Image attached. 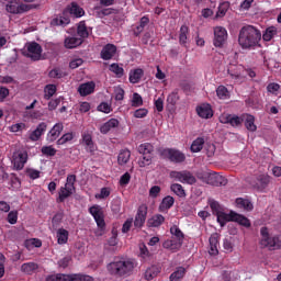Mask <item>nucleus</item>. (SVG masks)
<instances>
[{
	"label": "nucleus",
	"instance_id": "1",
	"mask_svg": "<svg viewBox=\"0 0 281 281\" xmlns=\"http://www.w3.org/2000/svg\"><path fill=\"white\" fill-rule=\"evenodd\" d=\"M137 267V260L133 258L116 257L110 263H108L106 269L110 276L115 278H128L133 276V271Z\"/></svg>",
	"mask_w": 281,
	"mask_h": 281
},
{
	"label": "nucleus",
	"instance_id": "2",
	"mask_svg": "<svg viewBox=\"0 0 281 281\" xmlns=\"http://www.w3.org/2000/svg\"><path fill=\"white\" fill-rule=\"evenodd\" d=\"M262 41V33L255 26L247 25L240 29L238 43L243 49H251Z\"/></svg>",
	"mask_w": 281,
	"mask_h": 281
},
{
	"label": "nucleus",
	"instance_id": "3",
	"mask_svg": "<svg viewBox=\"0 0 281 281\" xmlns=\"http://www.w3.org/2000/svg\"><path fill=\"white\" fill-rule=\"evenodd\" d=\"M76 175L67 176L65 186L60 187L58 191L57 203H65V200L76 192Z\"/></svg>",
	"mask_w": 281,
	"mask_h": 281
},
{
	"label": "nucleus",
	"instance_id": "4",
	"mask_svg": "<svg viewBox=\"0 0 281 281\" xmlns=\"http://www.w3.org/2000/svg\"><path fill=\"white\" fill-rule=\"evenodd\" d=\"M260 234H261V240H260L261 247H267L268 249H270V251H276V249H281L280 237L271 236L269 234V228L261 227Z\"/></svg>",
	"mask_w": 281,
	"mask_h": 281
},
{
	"label": "nucleus",
	"instance_id": "5",
	"mask_svg": "<svg viewBox=\"0 0 281 281\" xmlns=\"http://www.w3.org/2000/svg\"><path fill=\"white\" fill-rule=\"evenodd\" d=\"M160 157H162V159H168L172 164H183V161H186V154L175 148L161 149Z\"/></svg>",
	"mask_w": 281,
	"mask_h": 281
},
{
	"label": "nucleus",
	"instance_id": "6",
	"mask_svg": "<svg viewBox=\"0 0 281 281\" xmlns=\"http://www.w3.org/2000/svg\"><path fill=\"white\" fill-rule=\"evenodd\" d=\"M46 281H93V277L87 274H52L46 278Z\"/></svg>",
	"mask_w": 281,
	"mask_h": 281
},
{
	"label": "nucleus",
	"instance_id": "7",
	"mask_svg": "<svg viewBox=\"0 0 281 281\" xmlns=\"http://www.w3.org/2000/svg\"><path fill=\"white\" fill-rule=\"evenodd\" d=\"M89 213L93 216L99 229L104 232V229H106V222H104V211H102V206L94 204L89 207Z\"/></svg>",
	"mask_w": 281,
	"mask_h": 281
},
{
	"label": "nucleus",
	"instance_id": "8",
	"mask_svg": "<svg viewBox=\"0 0 281 281\" xmlns=\"http://www.w3.org/2000/svg\"><path fill=\"white\" fill-rule=\"evenodd\" d=\"M170 177L171 179H176V181H180V183H188L189 186H194V183H196V177L188 170L171 171Z\"/></svg>",
	"mask_w": 281,
	"mask_h": 281
},
{
	"label": "nucleus",
	"instance_id": "9",
	"mask_svg": "<svg viewBox=\"0 0 281 281\" xmlns=\"http://www.w3.org/2000/svg\"><path fill=\"white\" fill-rule=\"evenodd\" d=\"M26 49H27V58H30L31 60H41V56L43 54V47L41 46V44L36 43V42H32L29 43L26 45Z\"/></svg>",
	"mask_w": 281,
	"mask_h": 281
},
{
	"label": "nucleus",
	"instance_id": "10",
	"mask_svg": "<svg viewBox=\"0 0 281 281\" xmlns=\"http://www.w3.org/2000/svg\"><path fill=\"white\" fill-rule=\"evenodd\" d=\"M12 164L15 170H23V168H25V164H27V151H15L13 154Z\"/></svg>",
	"mask_w": 281,
	"mask_h": 281
},
{
	"label": "nucleus",
	"instance_id": "11",
	"mask_svg": "<svg viewBox=\"0 0 281 281\" xmlns=\"http://www.w3.org/2000/svg\"><path fill=\"white\" fill-rule=\"evenodd\" d=\"M30 10H32V5L19 4L16 1H10L7 4V12H10V14H23V12H30Z\"/></svg>",
	"mask_w": 281,
	"mask_h": 281
},
{
	"label": "nucleus",
	"instance_id": "12",
	"mask_svg": "<svg viewBox=\"0 0 281 281\" xmlns=\"http://www.w3.org/2000/svg\"><path fill=\"white\" fill-rule=\"evenodd\" d=\"M225 41H227V30L223 26H216L214 29V46L223 47Z\"/></svg>",
	"mask_w": 281,
	"mask_h": 281
},
{
	"label": "nucleus",
	"instance_id": "13",
	"mask_svg": "<svg viewBox=\"0 0 281 281\" xmlns=\"http://www.w3.org/2000/svg\"><path fill=\"white\" fill-rule=\"evenodd\" d=\"M146 216H148V206L140 205L137 210V213L134 220V226L138 228L144 227V223H146Z\"/></svg>",
	"mask_w": 281,
	"mask_h": 281
},
{
	"label": "nucleus",
	"instance_id": "14",
	"mask_svg": "<svg viewBox=\"0 0 281 281\" xmlns=\"http://www.w3.org/2000/svg\"><path fill=\"white\" fill-rule=\"evenodd\" d=\"M64 128L65 125H63V123H56L46 136L47 142H49V144L56 142L57 138L60 137V133H63Z\"/></svg>",
	"mask_w": 281,
	"mask_h": 281
},
{
	"label": "nucleus",
	"instance_id": "15",
	"mask_svg": "<svg viewBox=\"0 0 281 281\" xmlns=\"http://www.w3.org/2000/svg\"><path fill=\"white\" fill-rule=\"evenodd\" d=\"M207 176V183L210 186H215L218 188V186H227V180L225 177L218 175V173H206Z\"/></svg>",
	"mask_w": 281,
	"mask_h": 281
},
{
	"label": "nucleus",
	"instance_id": "16",
	"mask_svg": "<svg viewBox=\"0 0 281 281\" xmlns=\"http://www.w3.org/2000/svg\"><path fill=\"white\" fill-rule=\"evenodd\" d=\"M116 53L117 46H115L114 44H106L105 46H103L100 56L102 60H111V58H113Z\"/></svg>",
	"mask_w": 281,
	"mask_h": 281
},
{
	"label": "nucleus",
	"instance_id": "17",
	"mask_svg": "<svg viewBox=\"0 0 281 281\" xmlns=\"http://www.w3.org/2000/svg\"><path fill=\"white\" fill-rule=\"evenodd\" d=\"M220 122H222V124H231V126H240V124H243V115L226 114L221 116Z\"/></svg>",
	"mask_w": 281,
	"mask_h": 281
},
{
	"label": "nucleus",
	"instance_id": "18",
	"mask_svg": "<svg viewBox=\"0 0 281 281\" xmlns=\"http://www.w3.org/2000/svg\"><path fill=\"white\" fill-rule=\"evenodd\" d=\"M82 144L86 146L87 153H95V144L93 143V136L89 132H83L81 134Z\"/></svg>",
	"mask_w": 281,
	"mask_h": 281
},
{
	"label": "nucleus",
	"instance_id": "19",
	"mask_svg": "<svg viewBox=\"0 0 281 281\" xmlns=\"http://www.w3.org/2000/svg\"><path fill=\"white\" fill-rule=\"evenodd\" d=\"M47 131V123L42 122L37 125V127L30 134L29 139L31 142H38L41 139L43 133Z\"/></svg>",
	"mask_w": 281,
	"mask_h": 281
},
{
	"label": "nucleus",
	"instance_id": "20",
	"mask_svg": "<svg viewBox=\"0 0 281 281\" xmlns=\"http://www.w3.org/2000/svg\"><path fill=\"white\" fill-rule=\"evenodd\" d=\"M235 205L238 210H244V212H251L254 210V203L245 198H237L235 200Z\"/></svg>",
	"mask_w": 281,
	"mask_h": 281
},
{
	"label": "nucleus",
	"instance_id": "21",
	"mask_svg": "<svg viewBox=\"0 0 281 281\" xmlns=\"http://www.w3.org/2000/svg\"><path fill=\"white\" fill-rule=\"evenodd\" d=\"M196 113L203 120H210V117H213V115H214V112L212 111V105H210V104H202V105L198 106Z\"/></svg>",
	"mask_w": 281,
	"mask_h": 281
},
{
	"label": "nucleus",
	"instance_id": "22",
	"mask_svg": "<svg viewBox=\"0 0 281 281\" xmlns=\"http://www.w3.org/2000/svg\"><path fill=\"white\" fill-rule=\"evenodd\" d=\"M243 122L247 131L250 133H256L258 131V126H256V117L251 114H243Z\"/></svg>",
	"mask_w": 281,
	"mask_h": 281
},
{
	"label": "nucleus",
	"instance_id": "23",
	"mask_svg": "<svg viewBox=\"0 0 281 281\" xmlns=\"http://www.w3.org/2000/svg\"><path fill=\"white\" fill-rule=\"evenodd\" d=\"M93 91H95V82L93 81L81 83L78 88V93L82 97L91 95Z\"/></svg>",
	"mask_w": 281,
	"mask_h": 281
},
{
	"label": "nucleus",
	"instance_id": "24",
	"mask_svg": "<svg viewBox=\"0 0 281 281\" xmlns=\"http://www.w3.org/2000/svg\"><path fill=\"white\" fill-rule=\"evenodd\" d=\"M210 249L209 254L210 256H218V233H213L210 238Z\"/></svg>",
	"mask_w": 281,
	"mask_h": 281
},
{
	"label": "nucleus",
	"instance_id": "25",
	"mask_svg": "<svg viewBox=\"0 0 281 281\" xmlns=\"http://www.w3.org/2000/svg\"><path fill=\"white\" fill-rule=\"evenodd\" d=\"M182 246H183V243L172 238L165 240L162 244L164 249H168L169 251H172V254H176V251H179Z\"/></svg>",
	"mask_w": 281,
	"mask_h": 281
},
{
	"label": "nucleus",
	"instance_id": "26",
	"mask_svg": "<svg viewBox=\"0 0 281 281\" xmlns=\"http://www.w3.org/2000/svg\"><path fill=\"white\" fill-rule=\"evenodd\" d=\"M231 216L234 223H238L241 227H251V221L247 218L245 215H240L234 211H231Z\"/></svg>",
	"mask_w": 281,
	"mask_h": 281
},
{
	"label": "nucleus",
	"instance_id": "27",
	"mask_svg": "<svg viewBox=\"0 0 281 281\" xmlns=\"http://www.w3.org/2000/svg\"><path fill=\"white\" fill-rule=\"evenodd\" d=\"M69 14L76 16V19H80V16H85V9H82L78 3L71 2L70 5L66 9Z\"/></svg>",
	"mask_w": 281,
	"mask_h": 281
},
{
	"label": "nucleus",
	"instance_id": "28",
	"mask_svg": "<svg viewBox=\"0 0 281 281\" xmlns=\"http://www.w3.org/2000/svg\"><path fill=\"white\" fill-rule=\"evenodd\" d=\"M117 126H120V121L117 119H110L108 122L101 125L100 133H102V135H106L111 128H117Z\"/></svg>",
	"mask_w": 281,
	"mask_h": 281
},
{
	"label": "nucleus",
	"instance_id": "29",
	"mask_svg": "<svg viewBox=\"0 0 281 281\" xmlns=\"http://www.w3.org/2000/svg\"><path fill=\"white\" fill-rule=\"evenodd\" d=\"M85 41L79 37H66L64 45L66 49H76V47H80Z\"/></svg>",
	"mask_w": 281,
	"mask_h": 281
},
{
	"label": "nucleus",
	"instance_id": "30",
	"mask_svg": "<svg viewBox=\"0 0 281 281\" xmlns=\"http://www.w3.org/2000/svg\"><path fill=\"white\" fill-rule=\"evenodd\" d=\"M159 273H161V267L155 266V265L150 266L145 271V280L147 281L155 280V278H157Z\"/></svg>",
	"mask_w": 281,
	"mask_h": 281
},
{
	"label": "nucleus",
	"instance_id": "31",
	"mask_svg": "<svg viewBox=\"0 0 281 281\" xmlns=\"http://www.w3.org/2000/svg\"><path fill=\"white\" fill-rule=\"evenodd\" d=\"M69 23H71V20L67 15H59V16L54 18L50 21V25L53 27H57V26L65 27V26L69 25Z\"/></svg>",
	"mask_w": 281,
	"mask_h": 281
},
{
	"label": "nucleus",
	"instance_id": "32",
	"mask_svg": "<svg viewBox=\"0 0 281 281\" xmlns=\"http://www.w3.org/2000/svg\"><path fill=\"white\" fill-rule=\"evenodd\" d=\"M166 221V217L161 214H155L147 221V227H161Z\"/></svg>",
	"mask_w": 281,
	"mask_h": 281
},
{
	"label": "nucleus",
	"instance_id": "33",
	"mask_svg": "<svg viewBox=\"0 0 281 281\" xmlns=\"http://www.w3.org/2000/svg\"><path fill=\"white\" fill-rule=\"evenodd\" d=\"M38 271V263L36 262H26L21 266V272L26 273V276H34Z\"/></svg>",
	"mask_w": 281,
	"mask_h": 281
},
{
	"label": "nucleus",
	"instance_id": "34",
	"mask_svg": "<svg viewBox=\"0 0 281 281\" xmlns=\"http://www.w3.org/2000/svg\"><path fill=\"white\" fill-rule=\"evenodd\" d=\"M188 34H190V27L182 25L179 32V43L182 47H188Z\"/></svg>",
	"mask_w": 281,
	"mask_h": 281
},
{
	"label": "nucleus",
	"instance_id": "35",
	"mask_svg": "<svg viewBox=\"0 0 281 281\" xmlns=\"http://www.w3.org/2000/svg\"><path fill=\"white\" fill-rule=\"evenodd\" d=\"M172 205H175V198H172L171 195H167L162 199L159 205V212H168V210H170Z\"/></svg>",
	"mask_w": 281,
	"mask_h": 281
},
{
	"label": "nucleus",
	"instance_id": "36",
	"mask_svg": "<svg viewBox=\"0 0 281 281\" xmlns=\"http://www.w3.org/2000/svg\"><path fill=\"white\" fill-rule=\"evenodd\" d=\"M144 76V69L142 68H136L132 71H130V82L132 85H137L142 80Z\"/></svg>",
	"mask_w": 281,
	"mask_h": 281
},
{
	"label": "nucleus",
	"instance_id": "37",
	"mask_svg": "<svg viewBox=\"0 0 281 281\" xmlns=\"http://www.w3.org/2000/svg\"><path fill=\"white\" fill-rule=\"evenodd\" d=\"M137 151L143 156H153V153H155V147L150 143H143L138 146Z\"/></svg>",
	"mask_w": 281,
	"mask_h": 281
},
{
	"label": "nucleus",
	"instance_id": "38",
	"mask_svg": "<svg viewBox=\"0 0 281 281\" xmlns=\"http://www.w3.org/2000/svg\"><path fill=\"white\" fill-rule=\"evenodd\" d=\"M170 234H171V239H176L178 240V243H182L183 244V238H186V235L183 234V232H181V228H179V226L173 225L170 227Z\"/></svg>",
	"mask_w": 281,
	"mask_h": 281
},
{
	"label": "nucleus",
	"instance_id": "39",
	"mask_svg": "<svg viewBox=\"0 0 281 281\" xmlns=\"http://www.w3.org/2000/svg\"><path fill=\"white\" fill-rule=\"evenodd\" d=\"M69 240V231L65 228H59L57 231V243L58 245H67Z\"/></svg>",
	"mask_w": 281,
	"mask_h": 281
},
{
	"label": "nucleus",
	"instance_id": "40",
	"mask_svg": "<svg viewBox=\"0 0 281 281\" xmlns=\"http://www.w3.org/2000/svg\"><path fill=\"white\" fill-rule=\"evenodd\" d=\"M203 146H205V138L198 137L191 144V153H201L203 150Z\"/></svg>",
	"mask_w": 281,
	"mask_h": 281
},
{
	"label": "nucleus",
	"instance_id": "41",
	"mask_svg": "<svg viewBox=\"0 0 281 281\" xmlns=\"http://www.w3.org/2000/svg\"><path fill=\"white\" fill-rule=\"evenodd\" d=\"M77 34L81 40L89 38V27H87V23L85 21L79 22L77 26Z\"/></svg>",
	"mask_w": 281,
	"mask_h": 281
},
{
	"label": "nucleus",
	"instance_id": "42",
	"mask_svg": "<svg viewBox=\"0 0 281 281\" xmlns=\"http://www.w3.org/2000/svg\"><path fill=\"white\" fill-rule=\"evenodd\" d=\"M228 75L233 80H238L240 78V74L243 71V66H236V65H231L227 69Z\"/></svg>",
	"mask_w": 281,
	"mask_h": 281
},
{
	"label": "nucleus",
	"instance_id": "43",
	"mask_svg": "<svg viewBox=\"0 0 281 281\" xmlns=\"http://www.w3.org/2000/svg\"><path fill=\"white\" fill-rule=\"evenodd\" d=\"M215 216H217V223H220L222 227L225 226V223H229V221L234 222L232 218V212L227 214L220 211L218 213H215Z\"/></svg>",
	"mask_w": 281,
	"mask_h": 281
},
{
	"label": "nucleus",
	"instance_id": "44",
	"mask_svg": "<svg viewBox=\"0 0 281 281\" xmlns=\"http://www.w3.org/2000/svg\"><path fill=\"white\" fill-rule=\"evenodd\" d=\"M186 277V268L178 267L175 272H172L169 277L170 281H181Z\"/></svg>",
	"mask_w": 281,
	"mask_h": 281
},
{
	"label": "nucleus",
	"instance_id": "45",
	"mask_svg": "<svg viewBox=\"0 0 281 281\" xmlns=\"http://www.w3.org/2000/svg\"><path fill=\"white\" fill-rule=\"evenodd\" d=\"M130 160H131V150L128 149L121 150L117 157L119 165L124 166L128 164Z\"/></svg>",
	"mask_w": 281,
	"mask_h": 281
},
{
	"label": "nucleus",
	"instance_id": "46",
	"mask_svg": "<svg viewBox=\"0 0 281 281\" xmlns=\"http://www.w3.org/2000/svg\"><path fill=\"white\" fill-rule=\"evenodd\" d=\"M56 85H46L44 88V100H52L56 95Z\"/></svg>",
	"mask_w": 281,
	"mask_h": 281
},
{
	"label": "nucleus",
	"instance_id": "47",
	"mask_svg": "<svg viewBox=\"0 0 281 281\" xmlns=\"http://www.w3.org/2000/svg\"><path fill=\"white\" fill-rule=\"evenodd\" d=\"M171 192H175L177 196L180 199H186V189H183V186L179 183H172L170 186Z\"/></svg>",
	"mask_w": 281,
	"mask_h": 281
},
{
	"label": "nucleus",
	"instance_id": "48",
	"mask_svg": "<svg viewBox=\"0 0 281 281\" xmlns=\"http://www.w3.org/2000/svg\"><path fill=\"white\" fill-rule=\"evenodd\" d=\"M278 34V29L276 26H269L262 35V40L267 43L273 38Z\"/></svg>",
	"mask_w": 281,
	"mask_h": 281
},
{
	"label": "nucleus",
	"instance_id": "49",
	"mask_svg": "<svg viewBox=\"0 0 281 281\" xmlns=\"http://www.w3.org/2000/svg\"><path fill=\"white\" fill-rule=\"evenodd\" d=\"M110 71H112V74H115L116 78H122L124 76V68L120 66V64H111Z\"/></svg>",
	"mask_w": 281,
	"mask_h": 281
},
{
	"label": "nucleus",
	"instance_id": "50",
	"mask_svg": "<svg viewBox=\"0 0 281 281\" xmlns=\"http://www.w3.org/2000/svg\"><path fill=\"white\" fill-rule=\"evenodd\" d=\"M216 94L220 100H229V90L225 86H220L216 89Z\"/></svg>",
	"mask_w": 281,
	"mask_h": 281
},
{
	"label": "nucleus",
	"instance_id": "51",
	"mask_svg": "<svg viewBox=\"0 0 281 281\" xmlns=\"http://www.w3.org/2000/svg\"><path fill=\"white\" fill-rule=\"evenodd\" d=\"M42 155H44L45 157H56V148H54V146L49 145V146H43L42 149Z\"/></svg>",
	"mask_w": 281,
	"mask_h": 281
},
{
	"label": "nucleus",
	"instance_id": "52",
	"mask_svg": "<svg viewBox=\"0 0 281 281\" xmlns=\"http://www.w3.org/2000/svg\"><path fill=\"white\" fill-rule=\"evenodd\" d=\"M26 249H32V247H43V241L38 238H31L25 241Z\"/></svg>",
	"mask_w": 281,
	"mask_h": 281
},
{
	"label": "nucleus",
	"instance_id": "53",
	"mask_svg": "<svg viewBox=\"0 0 281 281\" xmlns=\"http://www.w3.org/2000/svg\"><path fill=\"white\" fill-rule=\"evenodd\" d=\"M168 104H171V106H175L177 102H179V90H175L167 97Z\"/></svg>",
	"mask_w": 281,
	"mask_h": 281
},
{
	"label": "nucleus",
	"instance_id": "54",
	"mask_svg": "<svg viewBox=\"0 0 281 281\" xmlns=\"http://www.w3.org/2000/svg\"><path fill=\"white\" fill-rule=\"evenodd\" d=\"M153 164V155L143 156L138 160V165L140 168H146V166H150Z\"/></svg>",
	"mask_w": 281,
	"mask_h": 281
},
{
	"label": "nucleus",
	"instance_id": "55",
	"mask_svg": "<svg viewBox=\"0 0 281 281\" xmlns=\"http://www.w3.org/2000/svg\"><path fill=\"white\" fill-rule=\"evenodd\" d=\"M227 10H229V3L223 2L218 5V10L216 13V16L223 18L225 14H227Z\"/></svg>",
	"mask_w": 281,
	"mask_h": 281
},
{
	"label": "nucleus",
	"instance_id": "56",
	"mask_svg": "<svg viewBox=\"0 0 281 281\" xmlns=\"http://www.w3.org/2000/svg\"><path fill=\"white\" fill-rule=\"evenodd\" d=\"M74 139V133H66L59 139H57V146H64L67 142Z\"/></svg>",
	"mask_w": 281,
	"mask_h": 281
},
{
	"label": "nucleus",
	"instance_id": "57",
	"mask_svg": "<svg viewBox=\"0 0 281 281\" xmlns=\"http://www.w3.org/2000/svg\"><path fill=\"white\" fill-rule=\"evenodd\" d=\"M111 196V188L104 187L101 189L100 193L95 194V199H109Z\"/></svg>",
	"mask_w": 281,
	"mask_h": 281
},
{
	"label": "nucleus",
	"instance_id": "58",
	"mask_svg": "<svg viewBox=\"0 0 281 281\" xmlns=\"http://www.w3.org/2000/svg\"><path fill=\"white\" fill-rule=\"evenodd\" d=\"M7 221L8 223H10V225H16V222L19 221V212L16 211L9 212Z\"/></svg>",
	"mask_w": 281,
	"mask_h": 281
},
{
	"label": "nucleus",
	"instance_id": "59",
	"mask_svg": "<svg viewBox=\"0 0 281 281\" xmlns=\"http://www.w3.org/2000/svg\"><path fill=\"white\" fill-rule=\"evenodd\" d=\"M49 78H65V72H63V70H60V68H54L48 72Z\"/></svg>",
	"mask_w": 281,
	"mask_h": 281
},
{
	"label": "nucleus",
	"instance_id": "60",
	"mask_svg": "<svg viewBox=\"0 0 281 281\" xmlns=\"http://www.w3.org/2000/svg\"><path fill=\"white\" fill-rule=\"evenodd\" d=\"M83 64H85L83 58H74L69 63V68L70 69H78V67H82Z\"/></svg>",
	"mask_w": 281,
	"mask_h": 281
},
{
	"label": "nucleus",
	"instance_id": "61",
	"mask_svg": "<svg viewBox=\"0 0 281 281\" xmlns=\"http://www.w3.org/2000/svg\"><path fill=\"white\" fill-rule=\"evenodd\" d=\"M63 102V98L59 97L57 99H53L48 102V111H56L58 109V105Z\"/></svg>",
	"mask_w": 281,
	"mask_h": 281
},
{
	"label": "nucleus",
	"instance_id": "62",
	"mask_svg": "<svg viewBox=\"0 0 281 281\" xmlns=\"http://www.w3.org/2000/svg\"><path fill=\"white\" fill-rule=\"evenodd\" d=\"M143 104H144V99H142L139 93L135 92L133 94L132 106H142Z\"/></svg>",
	"mask_w": 281,
	"mask_h": 281
},
{
	"label": "nucleus",
	"instance_id": "63",
	"mask_svg": "<svg viewBox=\"0 0 281 281\" xmlns=\"http://www.w3.org/2000/svg\"><path fill=\"white\" fill-rule=\"evenodd\" d=\"M108 245L110 247H115L117 245V229H112V236L108 239Z\"/></svg>",
	"mask_w": 281,
	"mask_h": 281
},
{
	"label": "nucleus",
	"instance_id": "64",
	"mask_svg": "<svg viewBox=\"0 0 281 281\" xmlns=\"http://www.w3.org/2000/svg\"><path fill=\"white\" fill-rule=\"evenodd\" d=\"M268 93L276 94L280 91V83L271 82L267 86Z\"/></svg>",
	"mask_w": 281,
	"mask_h": 281
}]
</instances>
